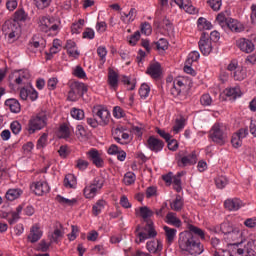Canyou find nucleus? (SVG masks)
<instances>
[{
	"instance_id": "obj_1",
	"label": "nucleus",
	"mask_w": 256,
	"mask_h": 256,
	"mask_svg": "<svg viewBox=\"0 0 256 256\" xmlns=\"http://www.w3.org/2000/svg\"><path fill=\"white\" fill-rule=\"evenodd\" d=\"M186 229L179 234L178 245L181 251H186L190 255H201L203 245L195 237L205 240V231L193 224H187Z\"/></svg>"
},
{
	"instance_id": "obj_2",
	"label": "nucleus",
	"mask_w": 256,
	"mask_h": 256,
	"mask_svg": "<svg viewBox=\"0 0 256 256\" xmlns=\"http://www.w3.org/2000/svg\"><path fill=\"white\" fill-rule=\"evenodd\" d=\"M209 139L216 145L223 146L229 139L227 126L221 123H215L209 131Z\"/></svg>"
},
{
	"instance_id": "obj_3",
	"label": "nucleus",
	"mask_w": 256,
	"mask_h": 256,
	"mask_svg": "<svg viewBox=\"0 0 256 256\" xmlns=\"http://www.w3.org/2000/svg\"><path fill=\"white\" fill-rule=\"evenodd\" d=\"M221 39V34L219 33H204L199 41V49L202 55L206 57L211 55L213 51V43H218Z\"/></svg>"
},
{
	"instance_id": "obj_4",
	"label": "nucleus",
	"mask_w": 256,
	"mask_h": 256,
	"mask_svg": "<svg viewBox=\"0 0 256 256\" xmlns=\"http://www.w3.org/2000/svg\"><path fill=\"white\" fill-rule=\"evenodd\" d=\"M46 125H47V114H45V112H40L36 115H33L29 119L27 131L29 135H33L34 133H37V131H41L42 129H45Z\"/></svg>"
},
{
	"instance_id": "obj_5",
	"label": "nucleus",
	"mask_w": 256,
	"mask_h": 256,
	"mask_svg": "<svg viewBox=\"0 0 256 256\" xmlns=\"http://www.w3.org/2000/svg\"><path fill=\"white\" fill-rule=\"evenodd\" d=\"M103 185H105V178L102 176H97L94 180L86 185L83 189V195L85 199H93L99 195L100 191L103 189Z\"/></svg>"
},
{
	"instance_id": "obj_6",
	"label": "nucleus",
	"mask_w": 256,
	"mask_h": 256,
	"mask_svg": "<svg viewBox=\"0 0 256 256\" xmlns=\"http://www.w3.org/2000/svg\"><path fill=\"white\" fill-rule=\"evenodd\" d=\"M227 71H230L234 81H245L247 79V70L239 65V61L233 59L227 66Z\"/></svg>"
},
{
	"instance_id": "obj_7",
	"label": "nucleus",
	"mask_w": 256,
	"mask_h": 256,
	"mask_svg": "<svg viewBox=\"0 0 256 256\" xmlns=\"http://www.w3.org/2000/svg\"><path fill=\"white\" fill-rule=\"evenodd\" d=\"M87 85L83 82H73L68 92V101H79L87 93Z\"/></svg>"
},
{
	"instance_id": "obj_8",
	"label": "nucleus",
	"mask_w": 256,
	"mask_h": 256,
	"mask_svg": "<svg viewBox=\"0 0 256 256\" xmlns=\"http://www.w3.org/2000/svg\"><path fill=\"white\" fill-rule=\"evenodd\" d=\"M147 228H145L144 231L137 233L136 243H145L147 239H155V237H157V231L155 230V227H153V222H148Z\"/></svg>"
},
{
	"instance_id": "obj_9",
	"label": "nucleus",
	"mask_w": 256,
	"mask_h": 256,
	"mask_svg": "<svg viewBox=\"0 0 256 256\" xmlns=\"http://www.w3.org/2000/svg\"><path fill=\"white\" fill-rule=\"evenodd\" d=\"M93 113L96 117H98L99 125L101 127H105L106 125H109V121L111 119V112L104 106H95L93 109Z\"/></svg>"
},
{
	"instance_id": "obj_10",
	"label": "nucleus",
	"mask_w": 256,
	"mask_h": 256,
	"mask_svg": "<svg viewBox=\"0 0 256 256\" xmlns=\"http://www.w3.org/2000/svg\"><path fill=\"white\" fill-rule=\"evenodd\" d=\"M30 189L38 197H43V195H47V193H49V191H51V187H49V184L43 180L33 182L30 185Z\"/></svg>"
},
{
	"instance_id": "obj_11",
	"label": "nucleus",
	"mask_w": 256,
	"mask_h": 256,
	"mask_svg": "<svg viewBox=\"0 0 256 256\" xmlns=\"http://www.w3.org/2000/svg\"><path fill=\"white\" fill-rule=\"evenodd\" d=\"M185 89H187V80H185V78L178 77L174 79L173 87L171 88L170 93L174 97H179V95H181Z\"/></svg>"
},
{
	"instance_id": "obj_12",
	"label": "nucleus",
	"mask_w": 256,
	"mask_h": 256,
	"mask_svg": "<svg viewBox=\"0 0 256 256\" xmlns=\"http://www.w3.org/2000/svg\"><path fill=\"white\" fill-rule=\"evenodd\" d=\"M183 152L178 153V167H187V165H195L197 163V154L192 152L186 156H183Z\"/></svg>"
},
{
	"instance_id": "obj_13",
	"label": "nucleus",
	"mask_w": 256,
	"mask_h": 256,
	"mask_svg": "<svg viewBox=\"0 0 256 256\" xmlns=\"http://www.w3.org/2000/svg\"><path fill=\"white\" fill-rule=\"evenodd\" d=\"M73 134V127L69 126L68 124H61L56 132L58 139H65V141H73L71 135Z\"/></svg>"
},
{
	"instance_id": "obj_14",
	"label": "nucleus",
	"mask_w": 256,
	"mask_h": 256,
	"mask_svg": "<svg viewBox=\"0 0 256 256\" xmlns=\"http://www.w3.org/2000/svg\"><path fill=\"white\" fill-rule=\"evenodd\" d=\"M227 237L233 242V245H241V243H245V235L243 230H240L239 228L233 229L228 233Z\"/></svg>"
},
{
	"instance_id": "obj_15",
	"label": "nucleus",
	"mask_w": 256,
	"mask_h": 256,
	"mask_svg": "<svg viewBox=\"0 0 256 256\" xmlns=\"http://www.w3.org/2000/svg\"><path fill=\"white\" fill-rule=\"evenodd\" d=\"M236 45L242 53H253V51H255V44L247 38L238 39Z\"/></svg>"
},
{
	"instance_id": "obj_16",
	"label": "nucleus",
	"mask_w": 256,
	"mask_h": 256,
	"mask_svg": "<svg viewBox=\"0 0 256 256\" xmlns=\"http://www.w3.org/2000/svg\"><path fill=\"white\" fill-rule=\"evenodd\" d=\"M146 147L154 153H159L163 151V147H165V144L163 143V141L155 138L154 136H150L147 140Z\"/></svg>"
},
{
	"instance_id": "obj_17",
	"label": "nucleus",
	"mask_w": 256,
	"mask_h": 256,
	"mask_svg": "<svg viewBox=\"0 0 256 256\" xmlns=\"http://www.w3.org/2000/svg\"><path fill=\"white\" fill-rule=\"evenodd\" d=\"M65 49L67 51V55L72 59H79L81 52H79V48L77 47V43L73 40H67Z\"/></svg>"
},
{
	"instance_id": "obj_18",
	"label": "nucleus",
	"mask_w": 256,
	"mask_h": 256,
	"mask_svg": "<svg viewBox=\"0 0 256 256\" xmlns=\"http://www.w3.org/2000/svg\"><path fill=\"white\" fill-rule=\"evenodd\" d=\"M107 83L110 89L117 91L119 88V73H117L113 68L108 69V80Z\"/></svg>"
},
{
	"instance_id": "obj_19",
	"label": "nucleus",
	"mask_w": 256,
	"mask_h": 256,
	"mask_svg": "<svg viewBox=\"0 0 256 256\" xmlns=\"http://www.w3.org/2000/svg\"><path fill=\"white\" fill-rule=\"evenodd\" d=\"M146 249L149 253H161L163 251V242L159 239L150 240L146 243Z\"/></svg>"
},
{
	"instance_id": "obj_20",
	"label": "nucleus",
	"mask_w": 256,
	"mask_h": 256,
	"mask_svg": "<svg viewBox=\"0 0 256 256\" xmlns=\"http://www.w3.org/2000/svg\"><path fill=\"white\" fill-rule=\"evenodd\" d=\"M87 155L90 159V161H92L93 165H95V167H103V158H101V153H99V151L95 148L90 149L87 152Z\"/></svg>"
},
{
	"instance_id": "obj_21",
	"label": "nucleus",
	"mask_w": 256,
	"mask_h": 256,
	"mask_svg": "<svg viewBox=\"0 0 256 256\" xmlns=\"http://www.w3.org/2000/svg\"><path fill=\"white\" fill-rule=\"evenodd\" d=\"M225 29H229V31H235V33H243L245 31V26L241 22L235 19H228V22L225 26Z\"/></svg>"
},
{
	"instance_id": "obj_22",
	"label": "nucleus",
	"mask_w": 256,
	"mask_h": 256,
	"mask_svg": "<svg viewBox=\"0 0 256 256\" xmlns=\"http://www.w3.org/2000/svg\"><path fill=\"white\" fill-rule=\"evenodd\" d=\"M224 206L228 211H239L240 207H243V202L239 198H230L225 200Z\"/></svg>"
},
{
	"instance_id": "obj_23",
	"label": "nucleus",
	"mask_w": 256,
	"mask_h": 256,
	"mask_svg": "<svg viewBox=\"0 0 256 256\" xmlns=\"http://www.w3.org/2000/svg\"><path fill=\"white\" fill-rule=\"evenodd\" d=\"M5 106L11 113H21V103L15 98H9L5 101Z\"/></svg>"
},
{
	"instance_id": "obj_24",
	"label": "nucleus",
	"mask_w": 256,
	"mask_h": 256,
	"mask_svg": "<svg viewBox=\"0 0 256 256\" xmlns=\"http://www.w3.org/2000/svg\"><path fill=\"white\" fill-rule=\"evenodd\" d=\"M41 237H43L41 228H39L37 225L32 226L30 229V234L28 235V241H30V243H37Z\"/></svg>"
},
{
	"instance_id": "obj_25",
	"label": "nucleus",
	"mask_w": 256,
	"mask_h": 256,
	"mask_svg": "<svg viewBox=\"0 0 256 256\" xmlns=\"http://www.w3.org/2000/svg\"><path fill=\"white\" fill-rule=\"evenodd\" d=\"M21 195H23V189L10 188L6 191L5 199L8 201H16V199H20Z\"/></svg>"
},
{
	"instance_id": "obj_26",
	"label": "nucleus",
	"mask_w": 256,
	"mask_h": 256,
	"mask_svg": "<svg viewBox=\"0 0 256 256\" xmlns=\"http://www.w3.org/2000/svg\"><path fill=\"white\" fill-rule=\"evenodd\" d=\"M165 223H167L168 225H172L173 227H181V225H183V223L181 222V219H179V217H177V214L175 212H169L166 215L165 218Z\"/></svg>"
},
{
	"instance_id": "obj_27",
	"label": "nucleus",
	"mask_w": 256,
	"mask_h": 256,
	"mask_svg": "<svg viewBox=\"0 0 256 256\" xmlns=\"http://www.w3.org/2000/svg\"><path fill=\"white\" fill-rule=\"evenodd\" d=\"M40 23L43 29H46V33H48V31H59V25L53 24V22H51V19H49L48 17L43 16L40 20Z\"/></svg>"
},
{
	"instance_id": "obj_28",
	"label": "nucleus",
	"mask_w": 256,
	"mask_h": 256,
	"mask_svg": "<svg viewBox=\"0 0 256 256\" xmlns=\"http://www.w3.org/2000/svg\"><path fill=\"white\" fill-rule=\"evenodd\" d=\"M147 73L152 79H159L161 77V64L154 63L150 65L147 69Z\"/></svg>"
},
{
	"instance_id": "obj_29",
	"label": "nucleus",
	"mask_w": 256,
	"mask_h": 256,
	"mask_svg": "<svg viewBox=\"0 0 256 256\" xmlns=\"http://www.w3.org/2000/svg\"><path fill=\"white\" fill-rule=\"evenodd\" d=\"M163 229L165 232L166 241L169 245H171L173 241L177 239V229L171 228L169 226H164Z\"/></svg>"
},
{
	"instance_id": "obj_30",
	"label": "nucleus",
	"mask_w": 256,
	"mask_h": 256,
	"mask_svg": "<svg viewBox=\"0 0 256 256\" xmlns=\"http://www.w3.org/2000/svg\"><path fill=\"white\" fill-rule=\"evenodd\" d=\"M64 187L66 189H77V177L73 174H67L64 178Z\"/></svg>"
},
{
	"instance_id": "obj_31",
	"label": "nucleus",
	"mask_w": 256,
	"mask_h": 256,
	"mask_svg": "<svg viewBox=\"0 0 256 256\" xmlns=\"http://www.w3.org/2000/svg\"><path fill=\"white\" fill-rule=\"evenodd\" d=\"M56 201L58 203H60V205H64L66 207H73V205H77L79 200L77 198L69 199V198H65L61 195H57L56 196Z\"/></svg>"
},
{
	"instance_id": "obj_32",
	"label": "nucleus",
	"mask_w": 256,
	"mask_h": 256,
	"mask_svg": "<svg viewBox=\"0 0 256 256\" xmlns=\"http://www.w3.org/2000/svg\"><path fill=\"white\" fill-rule=\"evenodd\" d=\"M105 205H107V201L103 199L97 200V202L92 207V213L95 217L101 215L102 211L105 209Z\"/></svg>"
},
{
	"instance_id": "obj_33",
	"label": "nucleus",
	"mask_w": 256,
	"mask_h": 256,
	"mask_svg": "<svg viewBox=\"0 0 256 256\" xmlns=\"http://www.w3.org/2000/svg\"><path fill=\"white\" fill-rule=\"evenodd\" d=\"M183 205H185L183 198L180 195H177L176 198L170 203V208L172 211L179 212L183 209Z\"/></svg>"
},
{
	"instance_id": "obj_34",
	"label": "nucleus",
	"mask_w": 256,
	"mask_h": 256,
	"mask_svg": "<svg viewBox=\"0 0 256 256\" xmlns=\"http://www.w3.org/2000/svg\"><path fill=\"white\" fill-rule=\"evenodd\" d=\"M224 95L226 97H231L232 99H237V97H241V88L239 87H230L224 90Z\"/></svg>"
},
{
	"instance_id": "obj_35",
	"label": "nucleus",
	"mask_w": 256,
	"mask_h": 256,
	"mask_svg": "<svg viewBox=\"0 0 256 256\" xmlns=\"http://www.w3.org/2000/svg\"><path fill=\"white\" fill-rule=\"evenodd\" d=\"M70 115L72 119L76 121H83V119H85V111H83V109L73 107L70 110Z\"/></svg>"
},
{
	"instance_id": "obj_36",
	"label": "nucleus",
	"mask_w": 256,
	"mask_h": 256,
	"mask_svg": "<svg viewBox=\"0 0 256 256\" xmlns=\"http://www.w3.org/2000/svg\"><path fill=\"white\" fill-rule=\"evenodd\" d=\"M199 31H209L213 29V24H211L207 19L200 17L197 21Z\"/></svg>"
},
{
	"instance_id": "obj_37",
	"label": "nucleus",
	"mask_w": 256,
	"mask_h": 256,
	"mask_svg": "<svg viewBox=\"0 0 256 256\" xmlns=\"http://www.w3.org/2000/svg\"><path fill=\"white\" fill-rule=\"evenodd\" d=\"M228 21L229 20H227V16H225V12H221L216 16L214 25H219V27H221V29H225Z\"/></svg>"
},
{
	"instance_id": "obj_38",
	"label": "nucleus",
	"mask_w": 256,
	"mask_h": 256,
	"mask_svg": "<svg viewBox=\"0 0 256 256\" xmlns=\"http://www.w3.org/2000/svg\"><path fill=\"white\" fill-rule=\"evenodd\" d=\"M140 217H142V219H144V221H147V223H152L151 221H149V219H151V217H153V211L151 209H149V207L144 206L140 208Z\"/></svg>"
},
{
	"instance_id": "obj_39",
	"label": "nucleus",
	"mask_w": 256,
	"mask_h": 256,
	"mask_svg": "<svg viewBox=\"0 0 256 256\" xmlns=\"http://www.w3.org/2000/svg\"><path fill=\"white\" fill-rule=\"evenodd\" d=\"M65 235V232L63 231V226L60 225L59 228L54 229V231L51 234V241L53 243H57L59 239H61Z\"/></svg>"
},
{
	"instance_id": "obj_40",
	"label": "nucleus",
	"mask_w": 256,
	"mask_h": 256,
	"mask_svg": "<svg viewBox=\"0 0 256 256\" xmlns=\"http://www.w3.org/2000/svg\"><path fill=\"white\" fill-rule=\"evenodd\" d=\"M29 15L25 12L24 9H18L15 13H14V21L19 22H25L26 19H28Z\"/></svg>"
},
{
	"instance_id": "obj_41",
	"label": "nucleus",
	"mask_w": 256,
	"mask_h": 256,
	"mask_svg": "<svg viewBox=\"0 0 256 256\" xmlns=\"http://www.w3.org/2000/svg\"><path fill=\"white\" fill-rule=\"evenodd\" d=\"M185 118L181 117L180 119H176V123L173 126V131L175 134L180 133V131H183L185 129Z\"/></svg>"
},
{
	"instance_id": "obj_42",
	"label": "nucleus",
	"mask_w": 256,
	"mask_h": 256,
	"mask_svg": "<svg viewBox=\"0 0 256 256\" xmlns=\"http://www.w3.org/2000/svg\"><path fill=\"white\" fill-rule=\"evenodd\" d=\"M228 183H229V180L227 179L226 176H218L215 179V185L218 189H225Z\"/></svg>"
},
{
	"instance_id": "obj_43",
	"label": "nucleus",
	"mask_w": 256,
	"mask_h": 256,
	"mask_svg": "<svg viewBox=\"0 0 256 256\" xmlns=\"http://www.w3.org/2000/svg\"><path fill=\"white\" fill-rule=\"evenodd\" d=\"M201 57V54H199L198 51H192L188 54V57L186 59L187 65H193V63L199 61V58Z\"/></svg>"
},
{
	"instance_id": "obj_44",
	"label": "nucleus",
	"mask_w": 256,
	"mask_h": 256,
	"mask_svg": "<svg viewBox=\"0 0 256 256\" xmlns=\"http://www.w3.org/2000/svg\"><path fill=\"white\" fill-rule=\"evenodd\" d=\"M2 31L3 33H17V28L15 27V24H13L11 21H6L2 25Z\"/></svg>"
},
{
	"instance_id": "obj_45",
	"label": "nucleus",
	"mask_w": 256,
	"mask_h": 256,
	"mask_svg": "<svg viewBox=\"0 0 256 256\" xmlns=\"http://www.w3.org/2000/svg\"><path fill=\"white\" fill-rule=\"evenodd\" d=\"M72 75H74V77H77L78 79H87V73L81 66H76L73 69Z\"/></svg>"
},
{
	"instance_id": "obj_46",
	"label": "nucleus",
	"mask_w": 256,
	"mask_h": 256,
	"mask_svg": "<svg viewBox=\"0 0 256 256\" xmlns=\"http://www.w3.org/2000/svg\"><path fill=\"white\" fill-rule=\"evenodd\" d=\"M135 181H137V176L135 175V173L127 172L124 175V179H123L124 184L133 185L135 183Z\"/></svg>"
},
{
	"instance_id": "obj_47",
	"label": "nucleus",
	"mask_w": 256,
	"mask_h": 256,
	"mask_svg": "<svg viewBox=\"0 0 256 256\" xmlns=\"http://www.w3.org/2000/svg\"><path fill=\"white\" fill-rule=\"evenodd\" d=\"M149 93H151V87H149L147 83L142 84L139 89L141 99H147V97H149Z\"/></svg>"
},
{
	"instance_id": "obj_48",
	"label": "nucleus",
	"mask_w": 256,
	"mask_h": 256,
	"mask_svg": "<svg viewBox=\"0 0 256 256\" xmlns=\"http://www.w3.org/2000/svg\"><path fill=\"white\" fill-rule=\"evenodd\" d=\"M97 54L100 57L102 65H105V61H107V48L105 46H99L97 48Z\"/></svg>"
},
{
	"instance_id": "obj_49",
	"label": "nucleus",
	"mask_w": 256,
	"mask_h": 256,
	"mask_svg": "<svg viewBox=\"0 0 256 256\" xmlns=\"http://www.w3.org/2000/svg\"><path fill=\"white\" fill-rule=\"evenodd\" d=\"M200 103L203 107H211L213 105V98H211L210 94H203L200 97Z\"/></svg>"
},
{
	"instance_id": "obj_50",
	"label": "nucleus",
	"mask_w": 256,
	"mask_h": 256,
	"mask_svg": "<svg viewBox=\"0 0 256 256\" xmlns=\"http://www.w3.org/2000/svg\"><path fill=\"white\" fill-rule=\"evenodd\" d=\"M57 85H59V79L57 77H51L47 81V89L48 91H55L57 89Z\"/></svg>"
},
{
	"instance_id": "obj_51",
	"label": "nucleus",
	"mask_w": 256,
	"mask_h": 256,
	"mask_svg": "<svg viewBox=\"0 0 256 256\" xmlns=\"http://www.w3.org/2000/svg\"><path fill=\"white\" fill-rule=\"evenodd\" d=\"M10 129L14 135H19L23 129V126L19 121H13L10 124Z\"/></svg>"
},
{
	"instance_id": "obj_52",
	"label": "nucleus",
	"mask_w": 256,
	"mask_h": 256,
	"mask_svg": "<svg viewBox=\"0 0 256 256\" xmlns=\"http://www.w3.org/2000/svg\"><path fill=\"white\" fill-rule=\"evenodd\" d=\"M49 135L47 133H43L40 138L37 141V149H43L45 147H47V139H48Z\"/></svg>"
},
{
	"instance_id": "obj_53",
	"label": "nucleus",
	"mask_w": 256,
	"mask_h": 256,
	"mask_svg": "<svg viewBox=\"0 0 256 256\" xmlns=\"http://www.w3.org/2000/svg\"><path fill=\"white\" fill-rule=\"evenodd\" d=\"M30 45L31 47H34V49H39V47L45 49L47 42L45 41V39H40L39 41H37V38H32Z\"/></svg>"
},
{
	"instance_id": "obj_54",
	"label": "nucleus",
	"mask_w": 256,
	"mask_h": 256,
	"mask_svg": "<svg viewBox=\"0 0 256 256\" xmlns=\"http://www.w3.org/2000/svg\"><path fill=\"white\" fill-rule=\"evenodd\" d=\"M207 4L209 5V7L212 8V10L220 11L221 6L223 5V2L222 0H207Z\"/></svg>"
},
{
	"instance_id": "obj_55",
	"label": "nucleus",
	"mask_w": 256,
	"mask_h": 256,
	"mask_svg": "<svg viewBox=\"0 0 256 256\" xmlns=\"http://www.w3.org/2000/svg\"><path fill=\"white\" fill-rule=\"evenodd\" d=\"M155 45L157 51H166V49L169 47V42H167V40L164 38H160Z\"/></svg>"
},
{
	"instance_id": "obj_56",
	"label": "nucleus",
	"mask_w": 256,
	"mask_h": 256,
	"mask_svg": "<svg viewBox=\"0 0 256 256\" xmlns=\"http://www.w3.org/2000/svg\"><path fill=\"white\" fill-rule=\"evenodd\" d=\"M31 89L32 86L26 87V88H21L20 90V98L22 101H27V99H30L31 97Z\"/></svg>"
},
{
	"instance_id": "obj_57",
	"label": "nucleus",
	"mask_w": 256,
	"mask_h": 256,
	"mask_svg": "<svg viewBox=\"0 0 256 256\" xmlns=\"http://www.w3.org/2000/svg\"><path fill=\"white\" fill-rule=\"evenodd\" d=\"M160 25L167 33H173V24L168 19L162 20Z\"/></svg>"
},
{
	"instance_id": "obj_58",
	"label": "nucleus",
	"mask_w": 256,
	"mask_h": 256,
	"mask_svg": "<svg viewBox=\"0 0 256 256\" xmlns=\"http://www.w3.org/2000/svg\"><path fill=\"white\" fill-rule=\"evenodd\" d=\"M37 9H47L51 5V0H34Z\"/></svg>"
},
{
	"instance_id": "obj_59",
	"label": "nucleus",
	"mask_w": 256,
	"mask_h": 256,
	"mask_svg": "<svg viewBox=\"0 0 256 256\" xmlns=\"http://www.w3.org/2000/svg\"><path fill=\"white\" fill-rule=\"evenodd\" d=\"M89 167V162L85 159H78L76 160V168L79 169V171H85Z\"/></svg>"
},
{
	"instance_id": "obj_60",
	"label": "nucleus",
	"mask_w": 256,
	"mask_h": 256,
	"mask_svg": "<svg viewBox=\"0 0 256 256\" xmlns=\"http://www.w3.org/2000/svg\"><path fill=\"white\" fill-rule=\"evenodd\" d=\"M139 39H141V33L132 34L128 37V43L132 47H135V45H137V42L139 41Z\"/></svg>"
},
{
	"instance_id": "obj_61",
	"label": "nucleus",
	"mask_w": 256,
	"mask_h": 256,
	"mask_svg": "<svg viewBox=\"0 0 256 256\" xmlns=\"http://www.w3.org/2000/svg\"><path fill=\"white\" fill-rule=\"evenodd\" d=\"M231 143H232V147H234V149H239L240 147L243 146V140H240L237 137V134L232 135Z\"/></svg>"
},
{
	"instance_id": "obj_62",
	"label": "nucleus",
	"mask_w": 256,
	"mask_h": 256,
	"mask_svg": "<svg viewBox=\"0 0 256 256\" xmlns=\"http://www.w3.org/2000/svg\"><path fill=\"white\" fill-rule=\"evenodd\" d=\"M113 115L115 119H122V117H125V111H123L121 107L115 106L113 109Z\"/></svg>"
},
{
	"instance_id": "obj_63",
	"label": "nucleus",
	"mask_w": 256,
	"mask_h": 256,
	"mask_svg": "<svg viewBox=\"0 0 256 256\" xmlns=\"http://www.w3.org/2000/svg\"><path fill=\"white\" fill-rule=\"evenodd\" d=\"M157 195V187L156 186H150L146 188V197L147 199H151V197H155Z\"/></svg>"
},
{
	"instance_id": "obj_64",
	"label": "nucleus",
	"mask_w": 256,
	"mask_h": 256,
	"mask_svg": "<svg viewBox=\"0 0 256 256\" xmlns=\"http://www.w3.org/2000/svg\"><path fill=\"white\" fill-rule=\"evenodd\" d=\"M167 143L169 151H177L179 149V142L177 140L172 139Z\"/></svg>"
}]
</instances>
